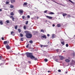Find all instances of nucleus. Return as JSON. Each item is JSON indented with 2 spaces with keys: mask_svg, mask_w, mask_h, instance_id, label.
Masks as SVG:
<instances>
[{
  "mask_svg": "<svg viewBox=\"0 0 75 75\" xmlns=\"http://www.w3.org/2000/svg\"><path fill=\"white\" fill-rule=\"evenodd\" d=\"M38 17H37V19H38Z\"/></svg>",
  "mask_w": 75,
  "mask_h": 75,
  "instance_id": "nucleus-54",
  "label": "nucleus"
},
{
  "mask_svg": "<svg viewBox=\"0 0 75 75\" xmlns=\"http://www.w3.org/2000/svg\"><path fill=\"white\" fill-rule=\"evenodd\" d=\"M50 34H47V37H50Z\"/></svg>",
  "mask_w": 75,
  "mask_h": 75,
  "instance_id": "nucleus-45",
  "label": "nucleus"
},
{
  "mask_svg": "<svg viewBox=\"0 0 75 75\" xmlns=\"http://www.w3.org/2000/svg\"><path fill=\"white\" fill-rule=\"evenodd\" d=\"M41 38H45V39H46V38H47V37H46V35H44L41 36Z\"/></svg>",
  "mask_w": 75,
  "mask_h": 75,
  "instance_id": "nucleus-7",
  "label": "nucleus"
},
{
  "mask_svg": "<svg viewBox=\"0 0 75 75\" xmlns=\"http://www.w3.org/2000/svg\"><path fill=\"white\" fill-rule=\"evenodd\" d=\"M11 3H14L16 2L15 0H11Z\"/></svg>",
  "mask_w": 75,
  "mask_h": 75,
  "instance_id": "nucleus-9",
  "label": "nucleus"
},
{
  "mask_svg": "<svg viewBox=\"0 0 75 75\" xmlns=\"http://www.w3.org/2000/svg\"><path fill=\"white\" fill-rule=\"evenodd\" d=\"M10 15H11V16H14V13H13V12H11L10 13Z\"/></svg>",
  "mask_w": 75,
  "mask_h": 75,
  "instance_id": "nucleus-17",
  "label": "nucleus"
},
{
  "mask_svg": "<svg viewBox=\"0 0 75 75\" xmlns=\"http://www.w3.org/2000/svg\"><path fill=\"white\" fill-rule=\"evenodd\" d=\"M52 38H55V35H54V34H52Z\"/></svg>",
  "mask_w": 75,
  "mask_h": 75,
  "instance_id": "nucleus-25",
  "label": "nucleus"
},
{
  "mask_svg": "<svg viewBox=\"0 0 75 75\" xmlns=\"http://www.w3.org/2000/svg\"><path fill=\"white\" fill-rule=\"evenodd\" d=\"M40 31L41 32H43V33H44V30L42 29Z\"/></svg>",
  "mask_w": 75,
  "mask_h": 75,
  "instance_id": "nucleus-27",
  "label": "nucleus"
},
{
  "mask_svg": "<svg viewBox=\"0 0 75 75\" xmlns=\"http://www.w3.org/2000/svg\"><path fill=\"white\" fill-rule=\"evenodd\" d=\"M27 2L24 3L23 4V6H27Z\"/></svg>",
  "mask_w": 75,
  "mask_h": 75,
  "instance_id": "nucleus-15",
  "label": "nucleus"
},
{
  "mask_svg": "<svg viewBox=\"0 0 75 75\" xmlns=\"http://www.w3.org/2000/svg\"><path fill=\"white\" fill-rule=\"evenodd\" d=\"M55 3H57V4H59V5H62V4H59L56 2H54Z\"/></svg>",
  "mask_w": 75,
  "mask_h": 75,
  "instance_id": "nucleus-29",
  "label": "nucleus"
},
{
  "mask_svg": "<svg viewBox=\"0 0 75 75\" xmlns=\"http://www.w3.org/2000/svg\"><path fill=\"white\" fill-rule=\"evenodd\" d=\"M49 14H51L52 15V14H54L55 13L54 12H50L48 13Z\"/></svg>",
  "mask_w": 75,
  "mask_h": 75,
  "instance_id": "nucleus-8",
  "label": "nucleus"
},
{
  "mask_svg": "<svg viewBox=\"0 0 75 75\" xmlns=\"http://www.w3.org/2000/svg\"><path fill=\"white\" fill-rule=\"evenodd\" d=\"M55 61H56V62H58V60L57 59H56Z\"/></svg>",
  "mask_w": 75,
  "mask_h": 75,
  "instance_id": "nucleus-47",
  "label": "nucleus"
},
{
  "mask_svg": "<svg viewBox=\"0 0 75 75\" xmlns=\"http://www.w3.org/2000/svg\"><path fill=\"white\" fill-rule=\"evenodd\" d=\"M14 33V32H13V31H12V32H11V35H13V34Z\"/></svg>",
  "mask_w": 75,
  "mask_h": 75,
  "instance_id": "nucleus-31",
  "label": "nucleus"
},
{
  "mask_svg": "<svg viewBox=\"0 0 75 75\" xmlns=\"http://www.w3.org/2000/svg\"><path fill=\"white\" fill-rule=\"evenodd\" d=\"M25 54L28 58H30L31 59H34L35 61H37L38 59L37 58H35V57L33 55V53H29L28 52H27L25 53Z\"/></svg>",
  "mask_w": 75,
  "mask_h": 75,
  "instance_id": "nucleus-1",
  "label": "nucleus"
},
{
  "mask_svg": "<svg viewBox=\"0 0 75 75\" xmlns=\"http://www.w3.org/2000/svg\"><path fill=\"white\" fill-rule=\"evenodd\" d=\"M57 27H61V25H60V24H57Z\"/></svg>",
  "mask_w": 75,
  "mask_h": 75,
  "instance_id": "nucleus-18",
  "label": "nucleus"
},
{
  "mask_svg": "<svg viewBox=\"0 0 75 75\" xmlns=\"http://www.w3.org/2000/svg\"><path fill=\"white\" fill-rule=\"evenodd\" d=\"M24 39V38H21V41H23V39Z\"/></svg>",
  "mask_w": 75,
  "mask_h": 75,
  "instance_id": "nucleus-30",
  "label": "nucleus"
},
{
  "mask_svg": "<svg viewBox=\"0 0 75 75\" xmlns=\"http://www.w3.org/2000/svg\"><path fill=\"white\" fill-rule=\"evenodd\" d=\"M6 23H7V24H8L10 23V22L9 21L7 20L6 21Z\"/></svg>",
  "mask_w": 75,
  "mask_h": 75,
  "instance_id": "nucleus-26",
  "label": "nucleus"
},
{
  "mask_svg": "<svg viewBox=\"0 0 75 75\" xmlns=\"http://www.w3.org/2000/svg\"><path fill=\"white\" fill-rule=\"evenodd\" d=\"M28 63H29V64H31V61H28Z\"/></svg>",
  "mask_w": 75,
  "mask_h": 75,
  "instance_id": "nucleus-39",
  "label": "nucleus"
},
{
  "mask_svg": "<svg viewBox=\"0 0 75 75\" xmlns=\"http://www.w3.org/2000/svg\"><path fill=\"white\" fill-rule=\"evenodd\" d=\"M58 72H61V70H58Z\"/></svg>",
  "mask_w": 75,
  "mask_h": 75,
  "instance_id": "nucleus-44",
  "label": "nucleus"
},
{
  "mask_svg": "<svg viewBox=\"0 0 75 75\" xmlns=\"http://www.w3.org/2000/svg\"><path fill=\"white\" fill-rule=\"evenodd\" d=\"M6 48L7 49V50H10L11 48V47L8 45H6Z\"/></svg>",
  "mask_w": 75,
  "mask_h": 75,
  "instance_id": "nucleus-4",
  "label": "nucleus"
},
{
  "mask_svg": "<svg viewBox=\"0 0 75 75\" xmlns=\"http://www.w3.org/2000/svg\"><path fill=\"white\" fill-rule=\"evenodd\" d=\"M48 45H43V48H44V47H48Z\"/></svg>",
  "mask_w": 75,
  "mask_h": 75,
  "instance_id": "nucleus-21",
  "label": "nucleus"
},
{
  "mask_svg": "<svg viewBox=\"0 0 75 75\" xmlns=\"http://www.w3.org/2000/svg\"><path fill=\"white\" fill-rule=\"evenodd\" d=\"M24 30H26V26H24Z\"/></svg>",
  "mask_w": 75,
  "mask_h": 75,
  "instance_id": "nucleus-35",
  "label": "nucleus"
},
{
  "mask_svg": "<svg viewBox=\"0 0 75 75\" xmlns=\"http://www.w3.org/2000/svg\"><path fill=\"white\" fill-rule=\"evenodd\" d=\"M59 58H60V59L61 60H62V59H64V57L62 56H59Z\"/></svg>",
  "mask_w": 75,
  "mask_h": 75,
  "instance_id": "nucleus-6",
  "label": "nucleus"
},
{
  "mask_svg": "<svg viewBox=\"0 0 75 75\" xmlns=\"http://www.w3.org/2000/svg\"><path fill=\"white\" fill-rule=\"evenodd\" d=\"M18 31H19V33H20V32L21 31V30L20 29H18Z\"/></svg>",
  "mask_w": 75,
  "mask_h": 75,
  "instance_id": "nucleus-33",
  "label": "nucleus"
},
{
  "mask_svg": "<svg viewBox=\"0 0 75 75\" xmlns=\"http://www.w3.org/2000/svg\"><path fill=\"white\" fill-rule=\"evenodd\" d=\"M40 45L41 48H42V47L44 48V45Z\"/></svg>",
  "mask_w": 75,
  "mask_h": 75,
  "instance_id": "nucleus-22",
  "label": "nucleus"
},
{
  "mask_svg": "<svg viewBox=\"0 0 75 75\" xmlns=\"http://www.w3.org/2000/svg\"><path fill=\"white\" fill-rule=\"evenodd\" d=\"M47 72H48V73L51 72V71H48Z\"/></svg>",
  "mask_w": 75,
  "mask_h": 75,
  "instance_id": "nucleus-51",
  "label": "nucleus"
},
{
  "mask_svg": "<svg viewBox=\"0 0 75 75\" xmlns=\"http://www.w3.org/2000/svg\"><path fill=\"white\" fill-rule=\"evenodd\" d=\"M1 64H0V66H1Z\"/></svg>",
  "mask_w": 75,
  "mask_h": 75,
  "instance_id": "nucleus-53",
  "label": "nucleus"
},
{
  "mask_svg": "<svg viewBox=\"0 0 75 75\" xmlns=\"http://www.w3.org/2000/svg\"><path fill=\"white\" fill-rule=\"evenodd\" d=\"M18 11L21 15H23L24 11L22 9H20L18 10Z\"/></svg>",
  "mask_w": 75,
  "mask_h": 75,
  "instance_id": "nucleus-3",
  "label": "nucleus"
},
{
  "mask_svg": "<svg viewBox=\"0 0 75 75\" xmlns=\"http://www.w3.org/2000/svg\"><path fill=\"white\" fill-rule=\"evenodd\" d=\"M69 1H70V2H71V3H73V2H72V1H71V0H68Z\"/></svg>",
  "mask_w": 75,
  "mask_h": 75,
  "instance_id": "nucleus-41",
  "label": "nucleus"
},
{
  "mask_svg": "<svg viewBox=\"0 0 75 75\" xmlns=\"http://www.w3.org/2000/svg\"><path fill=\"white\" fill-rule=\"evenodd\" d=\"M6 4H9V2H8V1L6 2Z\"/></svg>",
  "mask_w": 75,
  "mask_h": 75,
  "instance_id": "nucleus-37",
  "label": "nucleus"
},
{
  "mask_svg": "<svg viewBox=\"0 0 75 75\" xmlns=\"http://www.w3.org/2000/svg\"><path fill=\"white\" fill-rule=\"evenodd\" d=\"M2 40H4V38H2Z\"/></svg>",
  "mask_w": 75,
  "mask_h": 75,
  "instance_id": "nucleus-48",
  "label": "nucleus"
},
{
  "mask_svg": "<svg viewBox=\"0 0 75 75\" xmlns=\"http://www.w3.org/2000/svg\"><path fill=\"white\" fill-rule=\"evenodd\" d=\"M10 7L11 8H14V6L12 5H10Z\"/></svg>",
  "mask_w": 75,
  "mask_h": 75,
  "instance_id": "nucleus-16",
  "label": "nucleus"
},
{
  "mask_svg": "<svg viewBox=\"0 0 75 75\" xmlns=\"http://www.w3.org/2000/svg\"><path fill=\"white\" fill-rule=\"evenodd\" d=\"M1 56H0V59H1Z\"/></svg>",
  "mask_w": 75,
  "mask_h": 75,
  "instance_id": "nucleus-49",
  "label": "nucleus"
},
{
  "mask_svg": "<svg viewBox=\"0 0 75 75\" xmlns=\"http://www.w3.org/2000/svg\"><path fill=\"white\" fill-rule=\"evenodd\" d=\"M65 61L66 62H70V60L68 59H66L65 60Z\"/></svg>",
  "mask_w": 75,
  "mask_h": 75,
  "instance_id": "nucleus-10",
  "label": "nucleus"
},
{
  "mask_svg": "<svg viewBox=\"0 0 75 75\" xmlns=\"http://www.w3.org/2000/svg\"><path fill=\"white\" fill-rule=\"evenodd\" d=\"M0 24H1V25H3V22L2 21H0Z\"/></svg>",
  "mask_w": 75,
  "mask_h": 75,
  "instance_id": "nucleus-20",
  "label": "nucleus"
},
{
  "mask_svg": "<svg viewBox=\"0 0 75 75\" xmlns=\"http://www.w3.org/2000/svg\"><path fill=\"white\" fill-rule=\"evenodd\" d=\"M2 11V9H0V11Z\"/></svg>",
  "mask_w": 75,
  "mask_h": 75,
  "instance_id": "nucleus-50",
  "label": "nucleus"
},
{
  "mask_svg": "<svg viewBox=\"0 0 75 75\" xmlns=\"http://www.w3.org/2000/svg\"><path fill=\"white\" fill-rule=\"evenodd\" d=\"M51 0L52 1V0Z\"/></svg>",
  "mask_w": 75,
  "mask_h": 75,
  "instance_id": "nucleus-57",
  "label": "nucleus"
},
{
  "mask_svg": "<svg viewBox=\"0 0 75 75\" xmlns=\"http://www.w3.org/2000/svg\"><path fill=\"white\" fill-rule=\"evenodd\" d=\"M20 35L21 37H23V35L21 33H20Z\"/></svg>",
  "mask_w": 75,
  "mask_h": 75,
  "instance_id": "nucleus-23",
  "label": "nucleus"
},
{
  "mask_svg": "<svg viewBox=\"0 0 75 75\" xmlns=\"http://www.w3.org/2000/svg\"><path fill=\"white\" fill-rule=\"evenodd\" d=\"M67 17H71V15H67Z\"/></svg>",
  "mask_w": 75,
  "mask_h": 75,
  "instance_id": "nucleus-40",
  "label": "nucleus"
},
{
  "mask_svg": "<svg viewBox=\"0 0 75 75\" xmlns=\"http://www.w3.org/2000/svg\"><path fill=\"white\" fill-rule=\"evenodd\" d=\"M7 44V41H4V45H6V44Z\"/></svg>",
  "mask_w": 75,
  "mask_h": 75,
  "instance_id": "nucleus-12",
  "label": "nucleus"
},
{
  "mask_svg": "<svg viewBox=\"0 0 75 75\" xmlns=\"http://www.w3.org/2000/svg\"><path fill=\"white\" fill-rule=\"evenodd\" d=\"M29 46V44H28L26 46V48H28V47Z\"/></svg>",
  "mask_w": 75,
  "mask_h": 75,
  "instance_id": "nucleus-36",
  "label": "nucleus"
},
{
  "mask_svg": "<svg viewBox=\"0 0 75 75\" xmlns=\"http://www.w3.org/2000/svg\"><path fill=\"white\" fill-rule=\"evenodd\" d=\"M26 33L25 36L27 38H32V34L31 33H29V32L28 31H25Z\"/></svg>",
  "mask_w": 75,
  "mask_h": 75,
  "instance_id": "nucleus-2",
  "label": "nucleus"
},
{
  "mask_svg": "<svg viewBox=\"0 0 75 75\" xmlns=\"http://www.w3.org/2000/svg\"><path fill=\"white\" fill-rule=\"evenodd\" d=\"M47 20H46V22H47Z\"/></svg>",
  "mask_w": 75,
  "mask_h": 75,
  "instance_id": "nucleus-56",
  "label": "nucleus"
},
{
  "mask_svg": "<svg viewBox=\"0 0 75 75\" xmlns=\"http://www.w3.org/2000/svg\"><path fill=\"white\" fill-rule=\"evenodd\" d=\"M15 29H17V25H16L15 27Z\"/></svg>",
  "mask_w": 75,
  "mask_h": 75,
  "instance_id": "nucleus-32",
  "label": "nucleus"
},
{
  "mask_svg": "<svg viewBox=\"0 0 75 75\" xmlns=\"http://www.w3.org/2000/svg\"><path fill=\"white\" fill-rule=\"evenodd\" d=\"M55 24H53V25H52V26H53V27H55Z\"/></svg>",
  "mask_w": 75,
  "mask_h": 75,
  "instance_id": "nucleus-46",
  "label": "nucleus"
},
{
  "mask_svg": "<svg viewBox=\"0 0 75 75\" xmlns=\"http://www.w3.org/2000/svg\"><path fill=\"white\" fill-rule=\"evenodd\" d=\"M29 42L30 44H33V42L32 40H30L29 41Z\"/></svg>",
  "mask_w": 75,
  "mask_h": 75,
  "instance_id": "nucleus-19",
  "label": "nucleus"
},
{
  "mask_svg": "<svg viewBox=\"0 0 75 75\" xmlns=\"http://www.w3.org/2000/svg\"><path fill=\"white\" fill-rule=\"evenodd\" d=\"M62 15L63 17H65V16H67V14L66 13H63L62 14Z\"/></svg>",
  "mask_w": 75,
  "mask_h": 75,
  "instance_id": "nucleus-13",
  "label": "nucleus"
},
{
  "mask_svg": "<svg viewBox=\"0 0 75 75\" xmlns=\"http://www.w3.org/2000/svg\"><path fill=\"white\" fill-rule=\"evenodd\" d=\"M10 18H12L13 21H14V18L13 16H10Z\"/></svg>",
  "mask_w": 75,
  "mask_h": 75,
  "instance_id": "nucleus-11",
  "label": "nucleus"
},
{
  "mask_svg": "<svg viewBox=\"0 0 75 75\" xmlns=\"http://www.w3.org/2000/svg\"><path fill=\"white\" fill-rule=\"evenodd\" d=\"M33 34H34V35H35V34L34 33Z\"/></svg>",
  "mask_w": 75,
  "mask_h": 75,
  "instance_id": "nucleus-55",
  "label": "nucleus"
},
{
  "mask_svg": "<svg viewBox=\"0 0 75 75\" xmlns=\"http://www.w3.org/2000/svg\"><path fill=\"white\" fill-rule=\"evenodd\" d=\"M65 72H66V74H67V73H68V72H67V71H66Z\"/></svg>",
  "mask_w": 75,
  "mask_h": 75,
  "instance_id": "nucleus-52",
  "label": "nucleus"
},
{
  "mask_svg": "<svg viewBox=\"0 0 75 75\" xmlns=\"http://www.w3.org/2000/svg\"><path fill=\"white\" fill-rule=\"evenodd\" d=\"M66 46L67 47H68V44H66Z\"/></svg>",
  "mask_w": 75,
  "mask_h": 75,
  "instance_id": "nucleus-42",
  "label": "nucleus"
},
{
  "mask_svg": "<svg viewBox=\"0 0 75 75\" xmlns=\"http://www.w3.org/2000/svg\"><path fill=\"white\" fill-rule=\"evenodd\" d=\"M22 18L23 19H24V18H25V16H22Z\"/></svg>",
  "mask_w": 75,
  "mask_h": 75,
  "instance_id": "nucleus-24",
  "label": "nucleus"
},
{
  "mask_svg": "<svg viewBox=\"0 0 75 75\" xmlns=\"http://www.w3.org/2000/svg\"><path fill=\"white\" fill-rule=\"evenodd\" d=\"M28 21H27L25 23L26 24H28Z\"/></svg>",
  "mask_w": 75,
  "mask_h": 75,
  "instance_id": "nucleus-43",
  "label": "nucleus"
},
{
  "mask_svg": "<svg viewBox=\"0 0 75 75\" xmlns=\"http://www.w3.org/2000/svg\"><path fill=\"white\" fill-rule=\"evenodd\" d=\"M44 61L45 62H47L48 61V59H44Z\"/></svg>",
  "mask_w": 75,
  "mask_h": 75,
  "instance_id": "nucleus-28",
  "label": "nucleus"
},
{
  "mask_svg": "<svg viewBox=\"0 0 75 75\" xmlns=\"http://www.w3.org/2000/svg\"><path fill=\"white\" fill-rule=\"evenodd\" d=\"M27 18H30V16L28 15L27 16Z\"/></svg>",
  "mask_w": 75,
  "mask_h": 75,
  "instance_id": "nucleus-38",
  "label": "nucleus"
},
{
  "mask_svg": "<svg viewBox=\"0 0 75 75\" xmlns=\"http://www.w3.org/2000/svg\"><path fill=\"white\" fill-rule=\"evenodd\" d=\"M61 43L63 45H65V42L64 41L61 42Z\"/></svg>",
  "mask_w": 75,
  "mask_h": 75,
  "instance_id": "nucleus-14",
  "label": "nucleus"
},
{
  "mask_svg": "<svg viewBox=\"0 0 75 75\" xmlns=\"http://www.w3.org/2000/svg\"><path fill=\"white\" fill-rule=\"evenodd\" d=\"M47 11H48V10H46V11H44V13H47Z\"/></svg>",
  "mask_w": 75,
  "mask_h": 75,
  "instance_id": "nucleus-34",
  "label": "nucleus"
},
{
  "mask_svg": "<svg viewBox=\"0 0 75 75\" xmlns=\"http://www.w3.org/2000/svg\"><path fill=\"white\" fill-rule=\"evenodd\" d=\"M63 52H65V51H63Z\"/></svg>",
  "mask_w": 75,
  "mask_h": 75,
  "instance_id": "nucleus-58",
  "label": "nucleus"
},
{
  "mask_svg": "<svg viewBox=\"0 0 75 75\" xmlns=\"http://www.w3.org/2000/svg\"><path fill=\"white\" fill-rule=\"evenodd\" d=\"M46 17L47 18H48L50 20H51L52 19V17L49 16H46Z\"/></svg>",
  "mask_w": 75,
  "mask_h": 75,
  "instance_id": "nucleus-5",
  "label": "nucleus"
}]
</instances>
